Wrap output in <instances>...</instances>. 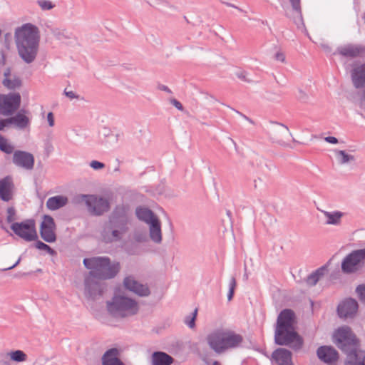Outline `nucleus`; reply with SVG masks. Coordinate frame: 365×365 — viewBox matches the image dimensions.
Wrapping results in <instances>:
<instances>
[{
  "label": "nucleus",
  "mask_w": 365,
  "mask_h": 365,
  "mask_svg": "<svg viewBox=\"0 0 365 365\" xmlns=\"http://www.w3.org/2000/svg\"><path fill=\"white\" fill-rule=\"evenodd\" d=\"M83 264L88 270L84 275L83 294L87 299L96 301L108 290V279L114 278V263L108 257H85Z\"/></svg>",
  "instance_id": "obj_1"
},
{
  "label": "nucleus",
  "mask_w": 365,
  "mask_h": 365,
  "mask_svg": "<svg viewBox=\"0 0 365 365\" xmlns=\"http://www.w3.org/2000/svg\"><path fill=\"white\" fill-rule=\"evenodd\" d=\"M14 39L19 57L27 63L36 58L40 41V31L37 26L26 23L15 29Z\"/></svg>",
  "instance_id": "obj_2"
},
{
  "label": "nucleus",
  "mask_w": 365,
  "mask_h": 365,
  "mask_svg": "<svg viewBox=\"0 0 365 365\" xmlns=\"http://www.w3.org/2000/svg\"><path fill=\"white\" fill-rule=\"evenodd\" d=\"M333 341L346 355V365H365V354L359 349L360 341L350 327L339 328L333 336Z\"/></svg>",
  "instance_id": "obj_3"
},
{
  "label": "nucleus",
  "mask_w": 365,
  "mask_h": 365,
  "mask_svg": "<svg viewBox=\"0 0 365 365\" xmlns=\"http://www.w3.org/2000/svg\"><path fill=\"white\" fill-rule=\"evenodd\" d=\"M295 313L292 309H284L278 315L274 332V342L277 345H289L299 339L300 336L295 331Z\"/></svg>",
  "instance_id": "obj_4"
},
{
  "label": "nucleus",
  "mask_w": 365,
  "mask_h": 365,
  "mask_svg": "<svg viewBox=\"0 0 365 365\" xmlns=\"http://www.w3.org/2000/svg\"><path fill=\"white\" fill-rule=\"evenodd\" d=\"M207 341L215 352L221 354L239 346L243 341V337L233 331L217 329L207 335Z\"/></svg>",
  "instance_id": "obj_5"
},
{
  "label": "nucleus",
  "mask_w": 365,
  "mask_h": 365,
  "mask_svg": "<svg viewBox=\"0 0 365 365\" xmlns=\"http://www.w3.org/2000/svg\"><path fill=\"white\" fill-rule=\"evenodd\" d=\"M74 200L78 203L84 202L88 211L94 216L102 215L110 208L108 200L96 195L80 194L75 197Z\"/></svg>",
  "instance_id": "obj_6"
},
{
  "label": "nucleus",
  "mask_w": 365,
  "mask_h": 365,
  "mask_svg": "<svg viewBox=\"0 0 365 365\" xmlns=\"http://www.w3.org/2000/svg\"><path fill=\"white\" fill-rule=\"evenodd\" d=\"M10 229L15 235L27 242H35L38 238L36 220L34 218L12 222Z\"/></svg>",
  "instance_id": "obj_7"
},
{
  "label": "nucleus",
  "mask_w": 365,
  "mask_h": 365,
  "mask_svg": "<svg viewBox=\"0 0 365 365\" xmlns=\"http://www.w3.org/2000/svg\"><path fill=\"white\" fill-rule=\"evenodd\" d=\"M365 248L356 250L347 255L341 262V272L349 274L357 272L364 265Z\"/></svg>",
  "instance_id": "obj_8"
},
{
  "label": "nucleus",
  "mask_w": 365,
  "mask_h": 365,
  "mask_svg": "<svg viewBox=\"0 0 365 365\" xmlns=\"http://www.w3.org/2000/svg\"><path fill=\"white\" fill-rule=\"evenodd\" d=\"M138 311L139 305L136 300L115 293V318L132 317Z\"/></svg>",
  "instance_id": "obj_9"
},
{
  "label": "nucleus",
  "mask_w": 365,
  "mask_h": 365,
  "mask_svg": "<svg viewBox=\"0 0 365 365\" xmlns=\"http://www.w3.org/2000/svg\"><path fill=\"white\" fill-rule=\"evenodd\" d=\"M21 97L18 92L0 94V115H13L20 108Z\"/></svg>",
  "instance_id": "obj_10"
},
{
  "label": "nucleus",
  "mask_w": 365,
  "mask_h": 365,
  "mask_svg": "<svg viewBox=\"0 0 365 365\" xmlns=\"http://www.w3.org/2000/svg\"><path fill=\"white\" fill-rule=\"evenodd\" d=\"M56 230V225L53 217L50 215H43L39 226V234L41 239L48 243L56 242L57 240Z\"/></svg>",
  "instance_id": "obj_11"
},
{
  "label": "nucleus",
  "mask_w": 365,
  "mask_h": 365,
  "mask_svg": "<svg viewBox=\"0 0 365 365\" xmlns=\"http://www.w3.org/2000/svg\"><path fill=\"white\" fill-rule=\"evenodd\" d=\"M13 163L26 170H32L35 165L34 155L28 151L16 150L12 158Z\"/></svg>",
  "instance_id": "obj_12"
},
{
  "label": "nucleus",
  "mask_w": 365,
  "mask_h": 365,
  "mask_svg": "<svg viewBox=\"0 0 365 365\" xmlns=\"http://www.w3.org/2000/svg\"><path fill=\"white\" fill-rule=\"evenodd\" d=\"M359 309V304L353 298H346L337 306L336 312L339 318L347 319L355 317Z\"/></svg>",
  "instance_id": "obj_13"
},
{
  "label": "nucleus",
  "mask_w": 365,
  "mask_h": 365,
  "mask_svg": "<svg viewBox=\"0 0 365 365\" xmlns=\"http://www.w3.org/2000/svg\"><path fill=\"white\" fill-rule=\"evenodd\" d=\"M123 286L125 289L133 292L139 297H148L150 294L149 287L135 280L133 276L125 277Z\"/></svg>",
  "instance_id": "obj_14"
},
{
  "label": "nucleus",
  "mask_w": 365,
  "mask_h": 365,
  "mask_svg": "<svg viewBox=\"0 0 365 365\" xmlns=\"http://www.w3.org/2000/svg\"><path fill=\"white\" fill-rule=\"evenodd\" d=\"M364 52H365L364 45L348 43L339 46L333 54H339L345 58H355L361 56V53Z\"/></svg>",
  "instance_id": "obj_15"
},
{
  "label": "nucleus",
  "mask_w": 365,
  "mask_h": 365,
  "mask_svg": "<svg viewBox=\"0 0 365 365\" xmlns=\"http://www.w3.org/2000/svg\"><path fill=\"white\" fill-rule=\"evenodd\" d=\"M107 308L96 313V318L102 324L113 326L114 322V295L106 302Z\"/></svg>",
  "instance_id": "obj_16"
},
{
  "label": "nucleus",
  "mask_w": 365,
  "mask_h": 365,
  "mask_svg": "<svg viewBox=\"0 0 365 365\" xmlns=\"http://www.w3.org/2000/svg\"><path fill=\"white\" fill-rule=\"evenodd\" d=\"M318 358L326 364H332L338 361L339 353L331 346H321L317 350Z\"/></svg>",
  "instance_id": "obj_17"
},
{
  "label": "nucleus",
  "mask_w": 365,
  "mask_h": 365,
  "mask_svg": "<svg viewBox=\"0 0 365 365\" xmlns=\"http://www.w3.org/2000/svg\"><path fill=\"white\" fill-rule=\"evenodd\" d=\"M14 183L11 175H6L0 179V199L4 202H9L13 197Z\"/></svg>",
  "instance_id": "obj_18"
},
{
  "label": "nucleus",
  "mask_w": 365,
  "mask_h": 365,
  "mask_svg": "<svg viewBox=\"0 0 365 365\" xmlns=\"http://www.w3.org/2000/svg\"><path fill=\"white\" fill-rule=\"evenodd\" d=\"M352 83L355 88L365 87V62L355 66L351 71Z\"/></svg>",
  "instance_id": "obj_19"
},
{
  "label": "nucleus",
  "mask_w": 365,
  "mask_h": 365,
  "mask_svg": "<svg viewBox=\"0 0 365 365\" xmlns=\"http://www.w3.org/2000/svg\"><path fill=\"white\" fill-rule=\"evenodd\" d=\"M101 236L105 243H110L114 240V211L110 214L108 220L104 222Z\"/></svg>",
  "instance_id": "obj_20"
},
{
  "label": "nucleus",
  "mask_w": 365,
  "mask_h": 365,
  "mask_svg": "<svg viewBox=\"0 0 365 365\" xmlns=\"http://www.w3.org/2000/svg\"><path fill=\"white\" fill-rule=\"evenodd\" d=\"M292 354L284 348H277L272 354V358L278 365H287L291 363Z\"/></svg>",
  "instance_id": "obj_21"
},
{
  "label": "nucleus",
  "mask_w": 365,
  "mask_h": 365,
  "mask_svg": "<svg viewBox=\"0 0 365 365\" xmlns=\"http://www.w3.org/2000/svg\"><path fill=\"white\" fill-rule=\"evenodd\" d=\"M29 110L21 108L16 111L15 115H11V118L12 120V125L16 126L20 129H24L28 127L30 124V119L26 115L29 113Z\"/></svg>",
  "instance_id": "obj_22"
},
{
  "label": "nucleus",
  "mask_w": 365,
  "mask_h": 365,
  "mask_svg": "<svg viewBox=\"0 0 365 365\" xmlns=\"http://www.w3.org/2000/svg\"><path fill=\"white\" fill-rule=\"evenodd\" d=\"M11 68L8 67L4 72V78L3 79L2 84L9 90H14L22 86V80L16 75L14 76V78L11 79Z\"/></svg>",
  "instance_id": "obj_23"
},
{
  "label": "nucleus",
  "mask_w": 365,
  "mask_h": 365,
  "mask_svg": "<svg viewBox=\"0 0 365 365\" xmlns=\"http://www.w3.org/2000/svg\"><path fill=\"white\" fill-rule=\"evenodd\" d=\"M119 207L115 206V242L121 239V234L128 230V220L125 215L118 217Z\"/></svg>",
  "instance_id": "obj_24"
},
{
  "label": "nucleus",
  "mask_w": 365,
  "mask_h": 365,
  "mask_svg": "<svg viewBox=\"0 0 365 365\" xmlns=\"http://www.w3.org/2000/svg\"><path fill=\"white\" fill-rule=\"evenodd\" d=\"M149 225V237L150 240L155 244H160L162 242V231L161 222L158 218Z\"/></svg>",
  "instance_id": "obj_25"
},
{
  "label": "nucleus",
  "mask_w": 365,
  "mask_h": 365,
  "mask_svg": "<svg viewBox=\"0 0 365 365\" xmlns=\"http://www.w3.org/2000/svg\"><path fill=\"white\" fill-rule=\"evenodd\" d=\"M136 217L141 221L150 224L158 217L148 207L138 206L135 209Z\"/></svg>",
  "instance_id": "obj_26"
},
{
  "label": "nucleus",
  "mask_w": 365,
  "mask_h": 365,
  "mask_svg": "<svg viewBox=\"0 0 365 365\" xmlns=\"http://www.w3.org/2000/svg\"><path fill=\"white\" fill-rule=\"evenodd\" d=\"M68 203V198L63 195L51 197L46 202V207L51 211L57 210Z\"/></svg>",
  "instance_id": "obj_27"
},
{
  "label": "nucleus",
  "mask_w": 365,
  "mask_h": 365,
  "mask_svg": "<svg viewBox=\"0 0 365 365\" xmlns=\"http://www.w3.org/2000/svg\"><path fill=\"white\" fill-rule=\"evenodd\" d=\"M153 365H170L174 359L165 352L155 351L152 355Z\"/></svg>",
  "instance_id": "obj_28"
},
{
  "label": "nucleus",
  "mask_w": 365,
  "mask_h": 365,
  "mask_svg": "<svg viewBox=\"0 0 365 365\" xmlns=\"http://www.w3.org/2000/svg\"><path fill=\"white\" fill-rule=\"evenodd\" d=\"M327 270V265L324 264L315 271L309 274L305 279V282L307 285L310 287L315 286L320 278L324 276V272Z\"/></svg>",
  "instance_id": "obj_29"
},
{
  "label": "nucleus",
  "mask_w": 365,
  "mask_h": 365,
  "mask_svg": "<svg viewBox=\"0 0 365 365\" xmlns=\"http://www.w3.org/2000/svg\"><path fill=\"white\" fill-rule=\"evenodd\" d=\"M324 216L327 217L326 223L327 225H339L341 222V218L343 216V212L340 211H334L332 212L327 211H322Z\"/></svg>",
  "instance_id": "obj_30"
},
{
  "label": "nucleus",
  "mask_w": 365,
  "mask_h": 365,
  "mask_svg": "<svg viewBox=\"0 0 365 365\" xmlns=\"http://www.w3.org/2000/svg\"><path fill=\"white\" fill-rule=\"evenodd\" d=\"M31 247H34L35 248H36L38 250L45 251L51 256H56L57 255V252L54 249H53L48 245H47L45 242L40 240L38 238L33 245H31Z\"/></svg>",
  "instance_id": "obj_31"
},
{
  "label": "nucleus",
  "mask_w": 365,
  "mask_h": 365,
  "mask_svg": "<svg viewBox=\"0 0 365 365\" xmlns=\"http://www.w3.org/2000/svg\"><path fill=\"white\" fill-rule=\"evenodd\" d=\"M0 150L7 155L14 154L15 151L14 146L1 134H0Z\"/></svg>",
  "instance_id": "obj_32"
},
{
  "label": "nucleus",
  "mask_w": 365,
  "mask_h": 365,
  "mask_svg": "<svg viewBox=\"0 0 365 365\" xmlns=\"http://www.w3.org/2000/svg\"><path fill=\"white\" fill-rule=\"evenodd\" d=\"M292 10L297 14V19L294 20V22L297 24L298 22L303 23V17H302V11L301 7V0H289Z\"/></svg>",
  "instance_id": "obj_33"
},
{
  "label": "nucleus",
  "mask_w": 365,
  "mask_h": 365,
  "mask_svg": "<svg viewBox=\"0 0 365 365\" xmlns=\"http://www.w3.org/2000/svg\"><path fill=\"white\" fill-rule=\"evenodd\" d=\"M10 360L15 362H22L26 360L27 355L21 350L11 351L7 354Z\"/></svg>",
  "instance_id": "obj_34"
},
{
  "label": "nucleus",
  "mask_w": 365,
  "mask_h": 365,
  "mask_svg": "<svg viewBox=\"0 0 365 365\" xmlns=\"http://www.w3.org/2000/svg\"><path fill=\"white\" fill-rule=\"evenodd\" d=\"M101 365H114V347L108 349L101 357Z\"/></svg>",
  "instance_id": "obj_35"
},
{
  "label": "nucleus",
  "mask_w": 365,
  "mask_h": 365,
  "mask_svg": "<svg viewBox=\"0 0 365 365\" xmlns=\"http://www.w3.org/2000/svg\"><path fill=\"white\" fill-rule=\"evenodd\" d=\"M197 309H195L194 312L185 319V323L190 327L193 328L195 327V320L197 317Z\"/></svg>",
  "instance_id": "obj_36"
},
{
  "label": "nucleus",
  "mask_w": 365,
  "mask_h": 365,
  "mask_svg": "<svg viewBox=\"0 0 365 365\" xmlns=\"http://www.w3.org/2000/svg\"><path fill=\"white\" fill-rule=\"evenodd\" d=\"M37 4L43 11H49L55 7V4L49 0H38Z\"/></svg>",
  "instance_id": "obj_37"
},
{
  "label": "nucleus",
  "mask_w": 365,
  "mask_h": 365,
  "mask_svg": "<svg viewBox=\"0 0 365 365\" xmlns=\"http://www.w3.org/2000/svg\"><path fill=\"white\" fill-rule=\"evenodd\" d=\"M336 154L338 156H341L340 163L344 164L350 160H353L354 157L351 155L346 153L344 150H337Z\"/></svg>",
  "instance_id": "obj_38"
},
{
  "label": "nucleus",
  "mask_w": 365,
  "mask_h": 365,
  "mask_svg": "<svg viewBox=\"0 0 365 365\" xmlns=\"http://www.w3.org/2000/svg\"><path fill=\"white\" fill-rule=\"evenodd\" d=\"M356 292L361 302L365 304V284L358 285L356 288Z\"/></svg>",
  "instance_id": "obj_39"
},
{
  "label": "nucleus",
  "mask_w": 365,
  "mask_h": 365,
  "mask_svg": "<svg viewBox=\"0 0 365 365\" xmlns=\"http://www.w3.org/2000/svg\"><path fill=\"white\" fill-rule=\"evenodd\" d=\"M7 212V217H6V221L8 223L11 224L12 222H15L14 220H16L15 215H16V209L14 207H9L6 210Z\"/></svg>",
  "instance_id": "obj_40"
},
{
  "label": "nucleus",
  "mask_w": 365,
  "mask_h": 365,
  "mask_svg": "<svg viewBox=\"0 0 365 365\" xmlns=\"http://www.w3.org/2000/svg\"><path fill=\"white\" fill-rule=\"evenodd\" d=\"M8 117L9 118L0 119V132L4 131L6 128H9L13 125L11 116Z\"/></svg>",
  "instance_id": "obj_41"
},
{
  "label": "nucleus",
  "mask_w": 365,
  "mask_h": 365,
  "mask_svg": "<svg viewBox=\"0 0 365 365\" xmlns=\"http://www.w3.org/2000/svg\"><path fill=\"white\" fill-rule=\"evenodd\" d=\"M134 240L138 242H145L148 241V235L145 232H135L134 233Z\"/></svg>",
  "instance_id": "obj_42"
},
{
  "label": "nucleus",
  "mask_w": 365,
  "mask_h": 365,
  "mask_svg": "<svg viewBox=\"0 0 365 365\" xmlns=\"http://www.w3.org/2000/svg\"><path fill=\"white\" fill-rule=\"evenodd\" d=\"M89 165L95 170H99L105 168L106 165L98 160H93L90 162Z\"/></svg>",
  "instance_id": "obj_43"
},
{
  "label": "nucleus",
  "mask_w": 365,
  "mask_h": 365,
  "mask_svg": "<svg viewBox=\"0 0 365 365\" xmlns=\"http://www.w3.org/2000/svg\"><path fill=\"white\" fill-rule=\"evenodd\" d=\"M44 149H45V154L46 156H49L50 153H52L54 150L53 144L51 141L49 139H46L44 140Z\"/></svg>",
  "instance_id": "obj_44"
},
{
  "label": "nucleus",
  "mask_w": 365,
  "mask_h": 365,
  "mask_svg": "<svg viewBox=\"0 0 365 365\" xmlns=\"http://www.w3.org/2000/svg\"><path fill=\"white\" fill-rule=\"evenodd\" d=\"M54 35H55V36L58 40H62L63 38H70V35H69V34L66 30H63V31L57 30V31H54Z\"/></svg>",
  "instance_id": "obj_45"
},
{
  "label": "nucleus",
  "mask_w": 365,
  "mask_h": 365,
  "mask_svg": "<svg viewBox=\"0 0 365 365\" xmlns=\"http://www.w3.org/2000/svg\"><path fill=\"white\" fill-rule=\"evenodd\" d=\"M236 76L238 78H240L241 81L247 83H252V81L248 79L247 78V73L245 71H240L239 72L236 73Z\"/></svg>",
  "instance_id": "obj_46"
},
{
  "label": "nucleus",
  "mask_w": 365,
  "mask_h": 365,
  "mask_svg": "<svg viewBox=\"0 0 365 365\" xmlns=\"http://www.w3.org/2000/svg\"><path fill=\"white\" fill-rule=\"evenodd\" d=\"M170 103L179 110L182 111L184 108L182 103L175 98L170 99Z\"/></svg>",
  "instance_id": "obj_47"
},
{
  "label": "nucleus",
  "mask_w": 365,
  "mask_h": 365,
  "mask_svg": "<svg viewBox=\"0 0 365 365\" xmlns=\"http://www.w3.org/2000/svg\"><path fill=\"white\" fill-rule=\"evenodd\" d=\"M63 93L65 94V96L66 97H68L70 99L78 98H79V96L77 95L76 93H74L72 91H68L66 89H65L64 91H63Z\"/></svg>",
  "instance_id": "obj_48"
},
{
  "label": "nucleus",
  "mask_w": 365,
  "mask_h": 365,
  "mask_svg": "<svg viewBox=\"0 0 365 365\" xmlns=\"http://www.w3.org/2000/svg\"><path fill=\"white\" fill-rule=\"evenodd\" d=\"M47 121H48V125L50 127H53L54 125V124H55L54 115L52 112H48L47 113Z\"/></svg>",
  "instance_id": "obj_49"
},
{
  "label": "nucleus",
  "mask_w": 365,
  "mask_h": 365,
  "mask_svg": "<svg viewBox=\"0 0 365 365\" xmlns=\"http://www.w3.org/2000/svg\"><path fill=\"white\" fill-rule=\"evenodd\" d=\"M274 58L277 61H281V62H284L286 58H285V55H284V53L283 52L278 51V52H277L275 53Z\"/></svg>",
  "instance_id": "obj_50"
},
{
  "label": "nucleus",
  "mask_w": 365,
  "mask_h": 365,
  "mask_svg": "<svg viewBox=\"0 0 365 365\" xmlns=\"http://www.w3.org/2000/svg\"><path fill=\"white\" fill-rule=\"evenodd\" d=\"M120 351L118 348L115 347V365H126L122 360L119 358Z\"/></svg>",
  "instance_id": "obj_51"
},
{
  "label": "nucleus",
  "mask_w": 365,
  "mask_h": 365,
  "mask_svg": "<svg viewBox=\"0 0 365 365\" xmlns=\"http://www.w3.org/2000/svg\"><path fill=\"white\" fill-rule=\"evenodd\" d=\"M21 261V257H19V259L16 261V262L13 265L10 266L9 267H6V268H4L1 269V271L5 272V271L11 270V269L15 268L20 264Z\"/></svg>",
  "instance_id": "obj_52"
},
{
  "label": "nucleus",
  "mask_w": 365,
  "mask_h": 365,
  "mask_svg": "<svg viewBox=\"0 0 365 365\" xmlns=\"http://www.w3.org/2000/svg\"><path fill=\"white\" fill-rule=\"evenodd\" d=\"M325 141L331 143V144H336L338 143V139L336 137L334 136H327L324 138Z\"/></svg>",
  "instance_id": "obj_53"
},
{
  "label": "nucleus",
  "mask_w": 365,
  "mask_h": 365,
  "mask_svg": "<svg viewBox=\"0 0 365 365\" xmlns=\"http://www.w3.org/2000/svg\"><path fill=\"white\" fill-rule=\"evenodd\" d=\"M236 286H237L236 279H235V277H232L230 280L229 289L235 290Z\"/></svg>",
  "instance_id": "obj_54"
},
{
  "label": "nucleus",
  "mask_w": 365,
  "mask_h": 365,
  "mask_svg": "<svg viewBox=\"0 0 365 365\" xmlns=\"http://www.w3.org/2000/svg\"><path fill=\"white\" fill-rule=\"evenodd\" d=\"M0 55H1L0 64L5 65L6 61V56L5 52L3 49H1L0 51Z\"/></svg>",
  "instance_id": "obj_55"
},
{
  "label": "nucleus",
  "mask_w": 365,
  "mask_h": 365,
  "mask_svg": "<svg viewBox=\"0 0 365 365\" xmlns=\"http://www.w3.org/2000/svg\"><path fill=\"white\" fill-rule=\"evenodd\" d=\"M158 89L160 90V91H165V92L169 93H171V90L167 86H165V85L160 84L158 86Z\"/></svg>",
  "instance_id": "obj_56"
},
{
  "label": "nucleus",
  "mask_w": 365,
  "mask_h": 365,
  "mask_svg": "<svg viewBox=\"0 0 365 365\" xmlns=\"http://www.w3.org/2000/svg\"><path fill=\"white\" fill-rule=\"evenodd\" d=\"M235 294V290L234 289H230L227 293V299L228 301H231L234 297Z\"/></svg>",
  "instance_id": "obj_57"
},
{
  "label": "nucleus",
  "mask_w": 365,
  "mask_h": 365,
  "mask_svg": "<svg viewBox=\"0 0 365 365\" xmlns=\"http://www.w3.org/2000/svg\"><path fill=\"white\" fill-rule=\"evenodd\" d=\"M222 3L225 4V5H227V6L232 7V8L237 9L240 11H242V9L239 8L238 6H237L231 3H229V2H222Z\"/></svg>",
  "instance_id": "obj_58"
},
{
  "label": "nucleus",
  "mask_w": 365,
  "mask_h": 365,
  "mask_svg": "<svg viewBox=\"0 0 365 365\" xmlns=\"http://www.w3.org/2000/svg\"><path fill=\"white\" fill-rule=\"evenodd\" d=\"M0 227L1 229H2L3 230H4L5 232H8L9 233V230H7V228L4 225V223H3V221L1 219H0Z\"/></svg>",
  "instance_id": "obj_59"
},
{
  "label": "nucleus",
  "mask_w": 365,
  "mask_h": 365,
  "mask_svg": "<svg viewBox=\"0 0 365 365\" xmlns=\"http://www.w3.org/2000/svg\"><path fill=\"white\" fill-rule=\"evenodd\" d=\"M239 114H240L244 118H245L247 120H248L250 123H254V121L250 118L249 117L246 116L245 115L240 113V112H237Z\"/></svg>",
  "instance_id": "obj_60"
},
{
  "label": "nucleus",
  "mask_w": 365,
  "mask_h": 365,
  "mask_svg": "<svg viewBox=\"0 0 365 365\" xmlns=\"http://www.w3.org/2000/svg\"><path fill=\"white\" fill-rule=\"evenodd\" d=\"M35 274V272L34 271H30V272H23L21 274L22 276H31L33 274Z\"/></svg>",
  "instance_id": "obj_61"
},
{
  "label": "nucleus",
  "mask_w": 365,
  "mask_h": 365,
  "mask_svg": "<svg viewBox=\"0 0 365 365\" xmlns=\"http://www.w3.org/2000/svg\"><path fill=\"white\" fill-rule=\"evenodd\" d=\"M120 269V263L115 262V275L119 272Z\"/></svg>",
  "instance_id": "obj_62"
},
{
  "label": "nucleus",
  "mask_w": 365,
  "mask_h": 365,
  "mask_svg": "<svg viewBox=\"0 0 365 365\" xmlns=\"http://www.w3.org/2000/svg\"><path fill=\"white\" fill-rule=\"evenodd\" d=\"M323 48L326 52L331 51V48L328 45H323Z\"/></svg>",
  "instance_id": "obj_63"
},
{
  "label": "nucleus",
  "mask_w": 365,
  "mask_h": 365,
  "mask_svg": "<svg viewBox=\"0 0 365 365\" xmlns=\"http://www.w3.org/2000/svg\"><path fill=\"white\" fill-rule=\"evenodd\" d=\"M22 273L23 272H19L15 274L14 277H18V278L23 277L24 276L21 275Z\"/></svg>",
  "instance_id": "obj_64"
}]
</instances>
